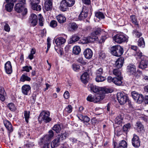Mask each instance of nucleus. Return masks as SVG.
<instances>
[{
    "label": "nucleus",
    "instance_id": "obj_14",
    "mask_svg": "<svg viewBox=\"0 0 148 148\" xmlns=\"http://www.w3.org/2000/svg\"><path fill=\"white\" fill-rule=\"evenodd\" d=\"M31 87L29 85L25 84L22 87V92L25 95H28L30 92Z\"/></svg>",
    "mask_w": 148,
    "mask_h": 148
},
{
    "label": "nucleus",
    "instance_id": "obj_39",
    "mask_svg": "<svg viewBox=\"0 0 148 148\" xmlns=\"http://www.w3.org/2000/svg\"><path fill=\"white\" fill-rule=\"evenodd\" d=\"M96 16L99 19H103L105 18L103 14L101 12H98L95 13Z\"/></svg>",
    "mask_w": 148,
    "mask_h": 148
},
{
    "label": "nucleus",
    "instance_id": "obj_9",
    "mask_svg": "<svg viewBox=\"0 0 148 148\" xmlns=\"http://www.w3.org/2000/svg\"><path fill=\"white\" fill-rule=\"evenodd\" d=\"M25 3L20 2L16 4L14 7L15 11L18 13L22 12L24 11L26 13L27 12V9L25 8L24 4Z\"/></svg>",
    "mask_w": 148,
    "mask_h": 148
},
{
    "label": "nucleus",
    "instance_id": "obj_44",
    "mask_svg": "<svg viewBox=\"0 0 148 148\" xmlns=\"http://www.w3.org/2000/svg\"><path fill=\"white\" fill-rule=\"evenodd\" d=\"M123 119V117L121 116H118L115 119V122L118 124H120L122 123V120Z\"/></svg>",
    "mask_w": 148,
    "mask_h": 148
},
{
    "label": "nucleus",
    "instance_id": "obj_20",
    "mask_svg": "<svg viewBox=\"0 0 148 148\" xmlns=\"http://www.w3.org/2000/svg\"><path fill=\"white\" fill-rule=\"evenodd\" d=\"M84 54L86 58L87 59H90L92 56V51L90 49L87 48L84 51Z\"/></svg>",
    "mask_w": 148,
    "mask_h": 148
},
{
    "label": "nucleus",
    "instance_id": "obj_18",
    "mask_svg": "<svg viewBox=\"0 0 148 148\" xmlns=\"http://www.w3.org/2000/svg\"><path fill=\"white\" fill-rule=\"evenodd\" d=\"M135 126V129L138 132H142L144 131V126L140 121L136 122Z\"/></svg>",
    "mask_w": 148,
    "mask_h": 148
},
{
    "label": "nucleus",
    "instance_id": "obj_45",
    "mask_svg": "<svg viewBox=\"0 0 148 148\" xmlns=\"http://www.w3.org/2000/svg\"><path fill=\"white\" fill-rule=\"evenodd\" d=\"M8 107L9 109L12 111H14L16 109L14 105L12 103H9L8 105Z\"/></svg>",
    "mask_w": 148,
    "mask_h": 148
},
{
    "label": "nucleus",
    "instance_id": "obj_42",
    "mask_svg": "<svg viewBox=\"0 0 148 148\" xmlns=\"http://www.w3.org/2000/svg\"><path fill=\"white\" fill-rule=\"evenodd\" d=\"M53 132L52 130H50L48 132V134L46 135L44 137V138L46 139H51L53 137Z\"/></svg>",
    "mask_w": 148,
    "mask_h": 148
},
{
    "label": "nucleus",
    "instance_id": "obj_52",
    "mask_svg": "<svg viewBox=\"0 0 148 148\" xmlns=\"http://www.w3.org/2000/svg\"><path fill=\"white\" fill-rule=\"evenodd\" d=\"M101 32V29L100 28H97L96 30L94 31L91 33L92 35L97 36Z\"/></svg>",
    "mask_w": 148,
    "mask_h": 148
},
{
    "label": "nucleus",
    "instance_id": "obj_64",
    "mask_svg": "<svg viewBox=\"0 0 148 148\" xmlns=\"http://www.w3.org/2000/svg\"><path fill=\"white\" fill-rule=\"evenodd\" d=\"M4 29L5 31L7 32H9L10 29L9 26L7 24H5V25Z\"/></svg>",
    "mask_w": 148,
    "mask_h": 148
},
{
    "label": "nucleus",
    "instance_id": "obj_26",
    "mask_svg": "<svg viewBox=\"0 0 148 148\" xmlns=\"http://www.w3.org/2000/svg\"><path fill=\"white\" fill-rule=\"evenodd\" d=\"M6 93L4 88L2 87H0V99L2 101H4L5 99V97Z\"/></svg>",
    "mask_w": 148,
    "mask_h": 148
},
{
    "label": "nucleus",
    "instance_id": "obj_27",
    "mask_svg": "<svg viewBox=\"0 0 148 148\" xmlns=\"http://www.w3.org/2000/svg\"><path fill=\"white\" fill-rule=\"evenodd\" d=\"M134 56L136 59L138 60H139L140 59H141L142 60L143 59V58H145L143 54V53L142 52L139 50L136 51V53L134 55Z\"/></svg>",
    "mask_w": 148,
    "mask_h": 148
},
{
    "label": "nucleus",
    "instance_id": "obj_17",
    "mask_svg": "<svg viewBox=\"0 0 148 148\" xmlns=\"http://www.w3.org/2000/svg\"><path fill=\"white\" fill-rule=\"evenodd\" d=\"M148 67V61L146 58H143L140 63V64L138 66L139 68L144 69L147 68Z\"/></svg>",
    "mask_w": 148,
    "mask_h": 148
},
{
    "label": "nucleus",
    "instance_id": "obj_8",
    "mask_svg": "<svg viewBox=\"0 0 148 148\" xmlns=\"http://www.w3.org/2000/svg\"><path fill=\"white\" fill-rule=\"evenodd\" d=\"M131 95L133 99L137 103H140L142 102L143 100V97L142 94L134 91L131 92Z\"/></svg>",
    "mask_w": 148,
    "mask_h": 148
},
{
    "label": "nucleus",
    "instance_id": "obj_49",
    "mask_svg": "<svg viewBox=\"0 0 148 148\" xmlns=\"http://www.w3.org/2000/svg\"><path fill=\"white\" fill-rule=\"evenodd\" d=\"M80 41L83 44H86L90 42L88 37H84Z\"/></svg>",
    "mask_w": 148,
    "mask_h": 148
},
{
    "label": "nucleus",
    "instance_id": "obj_36",
    "mask_svg": "<svg viewBox=\"0 0 148 148\" xmlns=\"http://www.w3.org/2000/svg\"><path fill=\"white\" fill-rule=\"evenodd\" d=\"M5 5V9L8 12H11L12 10L14 4L12 3H7Z\"/></svg>",
    "mask_w": 148,
    "mask_h": 148
},
{
    "label": "nucleus",
    "instance_id": "obj_48",
    "mask_svg": "<svg viewBox=\"0 0 148 148\" xmlns=\"http://www.w3.org/2000/svg\"><path fill=\"white\" fill-rule=\"evenodd\" d=\"M36 53L35 49H32L30 53L28 56V58L30 60H32L34 58V54H35Z\"/></svg>",
    "mask_w": 148,
    "mask_h": 148
},
{
    "label": "nucleus",
    "instance_id": "obj_38",
    "mask_svg": "<svg viewBox=\"0 0 148 148\" xmlns=\"http://www.w3.org/2000/svg\"><path fill=\"white\" fill-rule=\"evenodd\" d=\"M138 46L142 47H144L145 46V43L143 38L141 37L138 41Z\"/></svg>",
    "mask_w": 148,
    "mask_h": 148
},
{
    "label": "nucleus",
    "instance_id": "obj_54",
    "mask_svg": "<svg viewBox=\"0 0 148 148\" xmlns=\"http://www.w3.org/2000/svg\"><path fill=\"white\" fill-rule=\"evenodd\" d=\"M30 69H32V67L31 66H26L23 67L22 71H26L27 72H29Z\"/></svg>",
    "mask_w": 148,
    "mask_h": 148
},
{
    "label": "nucleus",
    "instance_id": "obj_16",
    "mask_svg": "<svg viewBox=\"0 0 148 148\" xmlns=\"http://www.w3.org/2000/svg\"><path fill=\"white\" fill-rule=\"evenodd\" d=\"M127 72L132 74H134L136 72V66L132 64H129L127 67Z\"/></svg>",
    "mask_w": 148,
    "mask_h": 148
},
{
    "label": "nucleus",
    "instance_id": "obj_1",
    "mask_svg": "<svg viewBox=\"0 0 148 148\" xmlns=\"http://www.w3.org/2000/svg\"><path fill=\"white\" fill-rule=\"evenodd\" d=\"M89 86L92 92L96 93V94H99V96H101V95H103V99L104 97L105 94L106 93L110 92L109 91H106V89L103 90L102 88H99L92 84H90Z\"/></svg>",
    "mask_w": 148,
    "mask_h": 148
},
{
    "label": "nucleus",
    "instance_id": "obj_24",
    "mask_svg": "<svg viewBox=\"0 0 148 148\" xmlns=\"http://www.w3.org/2000/svg\"><path fill=\"white\" fill-rule=\"evenodd\" d=\"M66 39L62 37H60L56 38L55 40L56 44L58 45H60L64 43Z\"/></svg>",
    "mask_w": 148,
    "mask_h": 148
},
{
    "label": "nucleus",
    "instance_id": "obj_61",
    "mask_svg": "<svg viewBox=\"0 0 148 148\" xmlns=\"http://www.w3.org/2000/svg\"><path fill=\"white\" fill-rule=\"evenodd\" d=\"M106 39V37L105 36H103L101 37L100 39L99 40V43H102L105 41V40Z\"/></svg>",
    "mask_w": 148,
    "mask_h": 148
},
{
    "label": "nucleus",
    "instance_id": "obj_5",
    "mask_svg": "<svg viewBox=\"0 0 148 148\" xmlns=\"http://www.w3.org/2000/svg\"><path fill=\"white\" fill-rule=\"evenodd\" d=\"M117 99L121 105L124 104L128 100L127 95L124 92L117 93Z\"/></svg>",
    "mask_w": 148,
    "mask_h": 148
},
{
    "label": "nucleus",
    "instance_id": "obj_7",
    "mask_svg": "<svg viewBox=\"0 0 148 148\" xmlns=\"http://www.w3.org/2000/svg\"><path fill=\"white\" fill-rule=\"evenodd\" d=\"M103 99V95H101V96H99L98 94H96L95 96H93L92 95H90L87 98L88 101L93 102L94 103H97Z\"/></svg>",
    "mask_w": 148,
    "mask_h": 148
},
{
    "label": "nucleus",
    "instance_id": "obj_53",
    "mask_svg": "<svg viewBox=\"0 0 148 148\" xmlns=\"http://www.w3.org/2000/svg\"><path fill=\"white\" fill-rule=\"evenodd\" d=\"M105 53L103 51L101 52L99 54V58L100 59H104L106 57Z\"/></svg>",
    "mask_w": 148,
    "mask_h": 148
},
{
    "label": "nucleus",
    "instance_id": "obj_3",
    "mask_svg": "<svg viewBox=\"0 0 148 148\" xmlns=\"http://www.w3.org/2000/svg\"><path fill=\"white\" fill-rule=\"evenodd\" d=\"M75 2L74 0H62L61 2L60 9L62 11H65L68 7L72 6Z\"/></svg>",
    "mask_w": 148,
    "mask_h": 148
},
{
    "label": "nucleus",
    "instance_id": "obj_56",
    "mask_svg": "<svg viewBox=\"0 0 148 148\" xmlns=\"http://www.w3.org/2000/svg\"><path fill=\"white\" fill-rule=\"evenodd\" d=\"M103 73V70L102 68H100L97 69L96 71V73L97 75H101Z\"/></svg>",
    "mask_w": 148,
    "mask_h": 148
},
{
    "label": "nucleus",
    "instance_id": "obj_59",
    "mask_svg": "<svg viewBox=\"0 0 148 148\" xmlns=\"http://www.w3.org/2000/svg\"><path fill=\"white\" fill-rule=\"evenodd\" d=\"M80 66L77 64H73V70L75 71H78L80 69Z\"/></svg>",
    "mask_w": 148,
    "mask_h": 148
},
{
    "label": "nucleus",
    "instance_id": "obj_62",
    "mask_svg": "<svg viewBox=\"0 0 148 148\" xmlns=\"http://www.w3.org/2000/svg\"><path fill=\"white\" fill-rule=\"evenodd\" d=\"M64 98L66 99H68L69 97V94L68 91H65L64 94Z\"/></svg>",
    "mask_w": 148,
    "mask_h": 148
},
{
    "label": "nucleus",
    "instance_id": "obj_40",
    "mask_svg": "<svg viewBox=\"0 0 148 148\" xmlns=\"http://www.w3.org/2000/svg\"><path fill=\"white\" fill-rule=\"evenodd\" d=\"M29 111H25L24 112V116H25V121L27 123H28L29 122Z\"/></svg>",
    "mask_w": 148,
    "mask_h": 148
},
{
    "label": "nucleus",
    "instance_id": "obj_30",
    "mask_svg": "<svg viewBox=\"0 0 148 148\" xmlns=\"http://www.w3.org/2000/svg\"><path fill=\"white\" fill-rule=\"evenodd\" d=\"M57 19L58 22L60 23H63L66 21V18L63 15L60 14L57 16Z\"/></svg>",
    "mask_w": 148,
    "mask_h": 148
},
{
    "label": "nucleus",
    "instance_id": "obj_33",
    "mask_svg": "<svg viewBox=\"0 0 148 148\" xmlns=\"http://www.w3.org/2000/svg\"><path fill=\"white\" fill-rule=\"evenodd\" d=\"M52 130L57 133L60 132L61 130V125L58 124L54 125L52 128Z\"/></svg>",
    "mask_w": 148,
    "mask_h": 148
},
{
    "label": "nucleus",
    "instance_id": "obj_47",
    "mask_svg": "<svg viewBox=\"0 0 148 148\" xmlns=\"http://www.w3.org/2000/svg\"><path fill=\"white\" fill-rule=\"evenodd\" d=\"M89 39L90 42H93L95 40H97L98 39V37L97 36L94 35H92L91 33V35L88 37Z\"/></svg>",
    "mask_w": 148,
    "mask_h": 148
},
{
    "label": "nucleus",
    "instance_id": "obj_31",
    "mask_svg": "<svg viewBox=\"0 0 148 148\" xmlns=\"http://www.w3.org/2000/svg\"><path fill=\"white\" fill-rule=\"evenodd\" d=\"M60 139H54L51 143V146L52 148L58 147L60 144Z\"/></svg>",
    "mask_w": 148,
    "mask_h": 148
},
{
    "label": "nucleus",
    "instance_id": "obj_46",
    "mask_svg": "<svg viewBox=\"0 0 148 148\" xmlns=\"http://www.w3.org/2000/svg\"><path fill=\"white\" fill-rule=\"evenodd\" d=\"M38 19L39 22V25L40 26H42L43 25V22L44 21L42 16L41 14H39Z\"/></svg>",
    "mask_w": 148,
    "mask_h": 148
},
{
    "label": "nucleus",
    "instance_id": "obj_23",
    "mask_svg": "<svg viewBox=\"0 0 148 148\" xmlns=\"http://www.w3.org/2000/svg\"><path fill=\"white\" fill-rule=\"evenodd\" d=\"M122 79L123 77H114L113 78V82L116 85L120 86L122 84Z\"/></svg>",
    "mask_w": 148,
    "mask_h": 148
},
{
    "label": "nucleus",
    "instance_id": "obj_25",
    "mask_svg": "<svg viewBox=\"0 0 148 148\" xmlns=\"http://www.w3.org/2000/svg\"><path fill=\"white\" fill-rule=\"evenodd\" d=\"M88 79L89 75L87 72L84 73L81 77V80L84 84H86L88 82Z\"/></svg>",
    "mask_w": 148,
    "mask_h": 148
},
{
    "label": "nucleus",
    "instance_id": "obj_34",
    "mask_svg": "<svg viewBox=\"0 0 148 148\" xmlns=\"http://www.w3.org/2000/svg\"><path fill=\"white\" fill-rule=\"evenodd\" d=\"M132 143L133 146L136 148H137L140 145V141L139 139H132Z\"/></svg>",
    "mask_w": 148,
    "mask_h": 148
},
{
    "label": "nucleus",
    "instance_id": "obj_50",
    "mask_svg": "<svg viewBox=\"0 0 148 148\" xmlns=\"http://www.w3.org/2000/svg\"><path fill=\"white\" fill-rule=\"evenodd\" d=\"M72 109L73 108L71 105H68L65 108L64 111L68 113H70L72 112Z\"/></svg>",
    "mask_w": 148,
    "mask_h": 148
},
{
    "label": "nucleus",
    "instance_id": "obj_60",
    "mask_svg": "<svg viewBox=\"0 0 148 148\" xmlns=\"http://www.w3.org/2000/svg\"><path fill=\"white\" fill-rule=\"evenodd\" d=\"M77 61L78 62L82 64H85L86 63V62L84 61L83 58L82 57H80L78 59Z\"/></svg>",
    "mask_w": 148,
    "mask_h": 148
},
{
    "label": "nucleus",
    "instance_id": "obj_6",
    "mask_svg": "<svg viewBox=\"0 0 148 148\" xmlns=\"http://www.w3.org/2000/svg\"><path fill=\"white\" fill-rule=\"evenodd\" d=\"M113 39L115 42L121 44L126 41L127 38L123 33H119L114 37Z\"/></svg>",
    "mask_w": 148,
    "mask_h": 148
},
{
    "label": "nucleus",
    "instance_id": "obj_11",
    "mask_svg": "<svg viewBox=\"0 0 148 148\" xmlns=\"http://www.w3.org/2000/svg\"><path fill=\"white\" fill-rule=\"evenodd\" d=\"M88 9H86L85 7H84L79 16V20H82L86 18L88 16Z\"/></svg>",
    "mask_w": 148,
    "mask_h": 148
},
{
    "label": "nucleus",
    "instance_id": "obj_37",
    "mask_svg": "<svg viewBox=\"0 0 148 148\" xmlns=\"http://www.w3.org/2000/svg\"><path fill=\"white\" fill-rule=\"evenodd\" d=\"M30 80V77L24 74L22 75L20 78V81L22 82H24L25 81L29 82Z\"/></svg>",
    "mask_w": 148,
    "mask_h": 148
},
{
    "label": "nucleus",
    "instance_id": "obj_15",
    "mask_svg": "<svg viewBox=\"0 0 148 148\" xmlns=\"http://www.w3.org/2000/svg\"><path fill=\"white\" fill-rule=\"evenodd\" d=\"M4 124L7 129L8 132L10 133L13 131V128L11 123L8 121L5 120L3 121Z\"/></svg>",
    "mask_w": 148,
    "mask_h": 148
},
{
    "label": "nucleus",
    "instance_id": "obj_28",
    "mask_svg": "<svg viewBox=\"0 0 148 148\" xmlns=\"http://www.w3.org/2000/svg\"><path fill=\"white\" fill-rule=\"evenodd\" d=\"M127 143L126 142L123 140L119 144L117 147V148H127Z\"/></svg>",
    "mask_w": 148,
    "mask_h": 148
},
{
    "label": "nucleus",
    "instance_id": "obj_4",
    "mask_svg": "<svg viewBox=\"0 0 148 148\" xmlns=\"http://www.w3.org/2000/svg\"><path fill=\"white\" fill-rule=\"evenodd\" d=\"M112 54L116 56H121L123 53V48L120 46H114L111 48Z\"/></svg>",
    "mask_w": 148,
    "mask_h": 148
},
{
    "label": "nucleus",
    "instance_id": "obj_12",
    "mask_svg": "<svg viewBox=\"0 0 148 148\" xmlns=\"http://www.w3.org/2000/svg\"><path fill=\"white\" fill-rule=\"evenodd\" d=\"M53 0H45L44 8L47 11H50L52 8V2Z\"/></svg>",
    "mask_w": 148,
    "mask_h": 148
},
{
    "label": "nucleus",
    "instance_id": "obj_51",
    "mask_svg": "<svg viewBox=\"0 0 148 148\" xmlns=\"http://www.w3.org/2000/svg\"><path fill=\"white\" fill-rule=\"evenodd\" d=\"M68 135H69L68 133L66 132L63 134H60L58 135V136H59V139H60V138L65 139L68 138Z\"/></svg>",
    "mask_w": 148,
    "mask_h": 148
},
{
    "label": "nucleus",
    "instance_id": "obj_57",
    "mask_svg": "<svg viewBox=\"0 0 148 148\" xmlns=\"http://www.w3.org/2000/svg\"><path fill=\"white\" fill-rule=\"evenodd\" d=\"M71 29L73 30H76L78 27L77 24L75 23H72L71 24Z\"/></svg>",
    "mask_w": 148,
    "mask_h": 148
},
{
    "label": "nucleus",
    "instance_id": "obj_19",
    "mask_svg": "<svg viewBox=\"0 0 148 148\" xmlns=\"http://www.w3.org/2000/svg\"><path fill=\"white\" fill-rule=\"evenodd\" d=\"M50 143L49 139H41L40 142L39 143L40 145H44L43 148H49Z\"/></svg>",
    "mask_w": 148,
    "mask_h": 148
},
{
    "label": "nucleus",
    "instance_id": "obj_32",
    "mask_svg": "<svg viewBox=\"0 0 148 148\" xmlns=\"http://www.w3.org/2000/svg\"><path fill=\"white\" fill-rule=\"evenodd\" d=\"M132 127V125L130 123H127L124 125L123 127V130L124 132L126 133L128 132Z\"/></svg>",
    "mask_w": 148,
    "mask_h": 148
},
{
    "label": "nucleus",
    "instance_id": "obj_58",
    "mask_svg": "<svg viewBox=\"0 0 148 148\" xmlns=\"http://www.w3.org/2000/svg\"><path fill=\"white\" fill-rule=\"evenodd\" d=\"M82 121H84V122H88L90 121V119L87 116H83V118H82Z\"/></svg>",
    "mask_w": 148,
    "mask_h": 148
},
{
    "label": "nucleus",
    "instance_id": "obj_2",
    "mask_svg": "<svg viewBox=\"0 0 148 148\" xmlns=\"http://www.w3.org/2000/svg\"><path fill=\"white\" fill-rule=\"evenodd\" d=\"M49 112L46 110H42L40 113L38 119L41 121H43L46 123L49 122L51 121V118L50 117Z\"/></svg>",
    "mask_w": 148,
    "mask_h": 148
},
{
    "label": "nucleus",
    "instance_id": "obj_63",
    "mask_svg": "<svg viewBox=\"0 0 148 148\" xmlns=\"http://www.w3.org/2000/svg\"><path fill=\"white\" fill-rule=\"evenodd\" d=\"M134 34L135 35L136 37L138 38H139L142 35L137 30H135L134 31Z\"/></svg>",
    "mask_w": 148,
    "mask_h": 148
},
{
    "label": "nucleus",
    "instance_id": "obj_29",
    "mask_svg": "<svg viewBox=\"0 0 148 148\" xmlns=\"http://www.w3.org/2000/svg\"><path fill=\"white\" fill-rule=\"evenodd\" d=\"M131 22L135 25L138 27V23L136 16L134 15H132L130 16Z\"/></svg>",
    "mask_w": 148,
    "mask_h": 148
},
{
    "label": "nucleus",
    "instance_id": "obj_35",
    "mask_svg": "<svg viewBox=\"0 0 148 148\" xmlns=\"http://www.w3.org/2000/svg\"><path fill=\"white\" fill-rule=\"evenodd\" d=\"M81 51V49L79 46L74 47L73 49V52L75 55L78 54Z\"/></svg>",
    "mask_w": 148,
    "mask_h": 148
},
{
    "label": "nucleus",
    "instance_id": "obj_41",
    "mask_svg": "<svg viewBox=\"0 0 148 148\" xmlns=\"http://www.w3.org/2000/svg\"><path fill=\"white\" fill-rule=\"evenodd\" d=\"M113 73L117 77H122L121 76V73L119 70V69H115L113 70Z\"/></svg>",
    "mask_w": 148,
    "mask_h": 148
},
{
    "label": "nucleus",
    "instance_id": "obj_13",
    "mask_svg": "<svg viewBox=\"0 0 148 148\" xmlns=\"http://www.w3.org/2000/svg\"><path fill=\"white\" fill-rule=\"evenodd\" d=\"M4 68L6 73L8 74H11L12 71L11 63L10 61L7 62L5 64Z\"/></svg>",
    "mask_w": 148,
    "mask_h": 148
},
{
    "label": "nucleus",
    "instance_id": "obj_55",
    "mask_svg": "<svg viewBox=\"0 0 148 148\" xmlns=\"http://www.w3.org/2000/svg\"><path fill=\"white\" fill-rule=\"evenodd\" d=\"M50 25L51 27H54L57 26V23L56 21L53 20L50 22Z\"/></svg>",
    "mask_w": 148,
    "mask_h": 148
},
{
    "label": "nucleus",
    "instance_id": "obj_22",
    "mask_svg": "<svg viewBox=\"0 0 148 148\" xmlns=\"http://www.w3.org/2000/svg\"><path fill=\"white\" fill-rule=\"evenodd\" d=\"M80 37L79 36L76 34H74L72 36L69 40V44L74 43L78 41Z\"/></svg>",
    "mask_w": 148,
    "mask_h": 148
},
{
    "label": "nucleus",
    "instance_id": "obj_43",
    "mask_svg": "<svg viewBox=\"0 0 148 148\" xmlns=\"http://www.w3.org/2000/svg\"><path fill=\"white\" fill-rule=\"evenodd\" d=\"M105 77L101 75H97L96 77L95 78L96 81L97 82H103L105 80Z\"/></svg>",
    "mask_w": 148,
    "mask_h": 148
},
{
    "label": "nucleus",
    "instance_id": "obj_10",
    "mask_svg": "<svg viewBox=\"0 0 148 148\" xmlns=\"http://www.w3.org/2000/svg\"><path fill=\"white\" fill-rule=\"evenodd\" d=\"M38 20L37 15L34 14H32L30 16L29 22L31 26H34L37 25Z\"/></svg>",
    "mask_w": 148,
    "mask_h": 148
},
{
    "label": "nucleus",
    "instance_id": "obj_21",
    "mask_svg": "<svg viewBox=\"0 0 148 148\" xmlns=\"http://www.w3.org/2000/svg\"><path fill=\"white\" fill-rule=\"evenodd\" d=\"M124 61V58L123 57H120L119 58L115 63V65L119 69L121 68L123 66Z\"/></svg>",
    "mask_w": 148,
    "mask_h": 148
}]
</instances>
